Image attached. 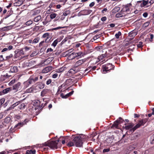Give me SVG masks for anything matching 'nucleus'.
Listing matches in <instances>:
<instances>
[{
  "label": "nucleus",
  "mask_w": 154,
  "mask_h": 154,
  "mask_svg": "<svg viewBox=\"0 0 154 154\" xmlns=\"http://www.w3.org/2000/svg\"><path fill=\"white\" fill-rule=\"evenodd\" d=\"M60 41V40L59 39H56L51 44V46H53L54 47H55L56 46L58 42H59Z\"/></svg>",
  "instance_id": "2eb2a0df"
},
{
  "label": "nucleus",
  "mask_w": 154,
  "mask_h": 154,
  "mask_svg": "<svg viewBox=\"0 0 154 154\" xmlns=\"http://www.w3.org/2000/svg\"><path fill=\"white\" fill-rule=\"evenodd\" d=\"M64 70V68L62 67L57 70V72H63Z\"/></svg>",
  "instance_id": "473e14b6"
},
{
  "label": "nucleus",
  "mask_w": 154,
  "mask_h": 154,
  "mask_svg": "<svg viewBox=\"0 0 154 154\" xmlns=\"http://www.w3.org/2000/svg\"><path fill=\"white\" fill-rule=\"evenodd\" d=\"M45 87V84L44 83H42V82H38L37 83V87H38L39 89H43Z\"/></svg>",
  "instance_id": "f8f14e48"
},
{
  "label": "nucleus",
  "mask_w": 154,
  "mask_h": 154,
  "mask_svg": "<svg viewBox=\"0 0 154 154\" xmlns=\"http://www.w3.org/2000/svg\"><path fill=\"white\" fill-rule=\"evenodd\" d=\"M49 35H50L48 33H45L43 35L42 37L43 38H46L48 36H49Z\"/></svg>",
  "instance_id": "c9c22d12"
},
{
  "label": "nucleus",
  "mask_w": 154,
  "mask_h": 154,
  "mask_svg": "<svg viewBox=\"0 0 154 154\" xmlns=\"http://www.w3.org/2000/svg\"><path fill=\"white\" fill-rule=\"evenodd\" d=\"M70 14V11H66L63 13V15L64 16H67Z\"/></svg>",
  "instance_id": "a19ab883"
},
{
  "label": "nucleus",
  "mask_w": 154,
  "mask_h": 154,
  "mask_svg": "<svg viewBox=\"0 0 154 154\" xmlns=\"http://www.w3.org/2000/svg\"><path fill=\"white\" fill-rule=\"evenodd\" d=\"M58 76V74L57 73H55L53 75H52V78L54 79L56 78Z\"/></svg>",
  "instance_id": "5fc2aeb1"
},
{
  "label": "nucleus",
  "mask_w": 154,
  "mask_h": 154,
  "mask_svg": "<svg viewBox=\"0 0 154 154\" xmlns=\"http://www.w3.org/2000/svg\"><path fill=\"white\" fill-rule=\"evenodd\" d=\"M121 35V32L120 31H119L117 33H116L115 36L116 38H119V36Z\"/></svg>",
  "instance_id": "7c9ffc66"
},
{
  "label": "nucleus",
  "mask_w": 154,
  "mask_h": 154,
  "mask_svg": "<svg viewBox=\"0 0 154 154\" xmlns=\"http://www.w3.org/2000/svg\"><path fill=\"white\" fill-rule=\"evenodd\" d=\"M130 7L128 5H126L123 8L122 11H123L128 12L129 11Z\"/></svg>",
  "instance_id": "dca6fc26"
},
{
  "label": "nucleus",
  "mask_w": 154,
  "mask_h": 154,
  "mask_svg": "<svg viewBox=\"0 0 154 154\" xmlns=\"http://www.w3.org/2000/svg\"><path fill=\"white\" fill-rule=\"evenodd\" d=\"M122 16V13H118L116 15V17H119Z\"/></svg>",
  "instance_id": "37998d69"
},
{
  "label": "nucleus",
  "mask_w": 154,
  "mask_h": 154,
  "mask_svg": "<svg viewBox=\"0 0 154 154\" xmlns=\"http://www.w3.org/2000/svg\"><path fill=\"white\" fill-rule=\"evenodd\" d=\"M20 103V102L18 101L15 103H14L9 108L10 109H12L14 108V107L18 105Z\"/></svg>",
  "instance_id": "4be33fe9"
},
{
  "label": "nucleus",
  "mask_w": 154,
  "mask_h": 154,
  "mask_svg": "<svg viewBox=\"0 0 154 154\" xmlns=\"http://www.w3.org/2000/svg\"><path fill=\"white\" fill-rule=\"evenodd\" d=\"M4 59L3 58V56L1 55L0 56V61H2L4 60Z\"/></svg>",
  "instance_id": "e2e57ef3"
},
{
  "label": "nucleus",
  "mask_w": 154,
  "mask_h": 154,
  "mask_svg": "<svg viewBox=\"0 0 154 154\" xmlns=\"http://www.w3.org/2000/svg\"><path fill=\"white\" fill-rule=\"evenodd\" d=\"M36 90L34 86H32V87L29 89V91L28 92H35Z\"/></svg>",
  "instance_id": "393cba45"
},
{
  "label": "nucleus",
  "mask_w": 154,
  "mask_h": 154,
  "mask_svg": "<svg viewBox=\"0 0 154 154\" xmlns=\"http://www.w3.org/2000/svg\"><path fill=\"white\" fill-rule=\"evenodd\" d=\"M106 20V17H102L101 18V20L103 21H104Z\"/></svg>",
  "instance_id": "052dcab7"
},
{
  "label": "nucleus",
  "mask_w": 154,
  "mask_h": 154,
  "mask_svg": "<svg viewBox=\"0 0 154 154\" xmlns=\"http://www.w3.org/2000/svg\"><path fill=\"white\" fill-rule=\"evenodd\" d=\"M94 2H92L90 4L89 6L91 7H92L94 6Z\"/></svg>",
  "instance_id": "774afa93"
},
{
  "label": "nucleus",
  "mask_w": 154,
  "mask_h": 154,
  "mask_svg": "<svg viewBox=\"0 0 154 154\" xmlns=\"http://www.w3.org/2000/svg\"><path fill=\"white\" fill-rule=\"evenodd\" d=\"M100 35H101L100 34L97 35L94 37L93 39L94 40H96L97 39L99 38Z\"/></svg>",
  "instance_id": "4c0bfd02"
},
{
  "label": "nucleus",
  "mask_w": 154,
  "mask_h": 154,
  "mask_svg": "<svg viewBox=\"0 0 154 154\" xmlns=\"http://www.w3.org/2000/svg\"><path fill=\"white\" fill-rule=\"evenodd\" d=\"M51 35H49V36H48L47 38H46V39L45 40V42L46 43H48L50 41V40L51 39Z\"/></svg>",
  "instance_id": "bb28decb"
},
{
  "label": "nucleus",
  "mask_w": 154,
  "mask_h": 154,
  "mask_svg": "<svg viewBox=\"0 0 154 154\" xmlns=\"http://www.w3.org/2000/svg\"><path fill=\"white\" fill-rule=\"evenodd\" d=\"M110 150L109 148L105 149H103V152H109Z\"/></svg>",
  "instance_id": "8fccbe9b"
},
{
  "label": "nucleus",
  "mask_w": 154,
  "mask_h": 154,
  "mask_svg": "<svg viewBox=\"0 0 154 154\" xmlns=\"http://www.w3.org/2000/svg\"><path fill=\"white\" fill-rule=\"evenodd\" d=\"M21 88L22 86L21 85V83L20 82H18L15 84L12 87V90H14L15 92H16L20 90L21 89Z\"/></svg>",
  "instance_id": "39448f33"
},
{
  "label": "nucleus",
  "mask_w": 154,
  "mask_h": 154,
  "mask_svg": "<svg viewBox=\"0 0 154 154\" xmlns=\"http://www.w3.org/2000/svg\"><path fill=\"white\" fill-rule=\"evenodd\" d=\"M19 54H20L21 55H23L24 54L23 49H21L19 51Z\"/></svg>",
  "instance_id": "3c124183"
},
{
  "label": "nucleus",
  "mask_w": 154,
  "mask_h": 154,
  "mask_svg": "<svg viewBox=\"0 0 154 154\" xmlns=\"http://www.w3.org/2000/svg\"><path fill=\"white\" fill-rule=\"evenodd\" d=\"M41 19V17L40 16H38L34 18V20L35 22H38Z\"/></svg>",
  "instance_id": "412c9836"
},
{
  "label": "nucleus",
  "mask_w": 154,
  "mask_h": 154,
  "mask_svg": "<svg viewBox=\"0 0 154 154\" xmlns=\"http://www.w3.org/2000/svg\"><path fill=\"white\" fill-rule=\"evenodd\" d=\"M137 35V33L134 32H131L129 33V37H130L129 39L131 40L135 36Z\"/></svg>",
  "instance_id": "9b49d317"
},
{
  "label": "nucleus",
  "mask_w": 154,
  "mask_h": 154,
  "mask_svg": "<svg viewBox=\"0 0 154 154\" xmlns=\"http://www.w3.org/2000/svg\"><path fill=\"white\" fill-rule=\"evenodd\" d=\"M109 26L110 27L113 28L115 26V24L113 23H111L109 24Z\"/></svg>",
  "instance_id": "680f3d73"
},
{
  "label": "nucleus",
  "mask_w": 154,
  "mask_h": 154,
  "mask_svg": "<svg viewBox=\"0 0 154 154\" xmlns=\"http://www.w3.org/2000/svg\"><path fill=\"white\" fill-rule=\"evenodd\" d=\"M73 92H74V91H71V92H70L69 93H68V95H69V96H70L73 94Z\"/></svg>",
  "instance_id": "338daca9"
},
{
  "label": "nucleus",
  "mask_w": 154,
  "mask_h": 154,
  "mask_svg": "<svg viewBox=\"0 0 154 154\" xmlns=\"http://www.w3.org/2000/svg\"><path fill=\"white\" fill-rule=\"evenodd\" d=\"M148 1H149L148 0H143L142 1H140L139 2H141V4L140 5V6L141 7H144L146 5L148 4Z\"/></svg>",
  "instance_id": "9d476101"
},
{
  "label": "nucleus",
  "mask_w": 154,
  "mask_h": 154,
  "mask_svg": "<svg viewBox=\"0 0 154 154\" xmlns=\"http://www.w3.org/2000/svg\"><path fill=\"white\" fill-rule=\"evenodd\" d=\"M22 1H18L14 3V6H20L23 4Z\"/></svg>",
  "instance_id": "aec40b11"
},
{
  "label": "nucleus",
  "mask_w": 154,
  "mask_h": 154,
  "mask_svg": "<svg viewBox=\"0 0 154 154\" xmlns=\"http://www.w3.org/2000/svg\"><path fill=\"white\" fill-rule=\"evenodd\" d=\"M86 138V136L82 134L75 136L73 137L72 141H70L67 144L68 147L75 146L77 147H81L83 141Z\"/></svg>",
  "instance_id": "f257e3e1"
},
{
  "label": "nucleus",
  "mask_w": 154,
  "mask_h": 154,
  "mask_svg": "<svg viewBox=\"0 0 154 154\" xmlns=\"http://www.w3.org/2000/svg\"><path fill=\"white\" fill-rule=\"evenodd\" d=\"M85 59L79 60L76 62L75 64V66H80L85 62Z\"/></svg>",
  "instance_id": "0eeeda50"
},
{
  "label": "nucleus",
  "mask_w": 154,
  "mask_h": 154,
  "mask_svg": "<svg viewBox=\"0 0 154 154\" xmlns=\"http://www.w3.org/2000/svg\"><path fill=\"white\" fill-rule=\"evenodd\" d=\"M151 143L152 144H154V134L152 137V141H151Z\"/></svg>",
  "instance_id": "0e129e2a"
},
{
  "label": "nucleus",
  "mask_w": 154,
  "mask_h": 154,
  "mask_svg": "<svg viewBox=\"0 0 154 154\" xmlns=\"http://www.w3.org/2000/svg\"><path fill=\"white\" fill-rule=\"evenodd\" d=\"M120 10V7H115L112 10V12L113 13H116L119 11Z\"/></svg>",
  "instance_id": "a211bd4d"
},
{
  "label": "nucleus",
  "mask_w": 154,
  "mask_h": 154,
  "mask_svg": "<svg viewBox=\"0 0 154 154\" xmlns=\"http://www.w3.org/2000/svg\"><path fill=\"white\" fill-rule=\"evenodd\" d=\"M26 124V122H22V123H18L17 125H16L14 127V128H16L18 127V126H20V127H21L22 126Z\"/></svg>",
  "instance_id": "a878e982"
},
{
  "label": "nucleus",
  "mask_w": 154,
  "mask_h": 154,
  "mask_svg": "<svg viewBox=\"0 0 154 154\" xmlns=\"http://www.w3.org/2000/svg\"><path fill=\"white\" fill-rule=\"evenodd\" d=\"M57 14L55 13L51 14L50 15V17L51 19L55 18L57 16Z\"/></svg>",
  "instance_id": "2f4dec72"
},
{
  "label": "nucleus",
  "mask_w": 154,
  "mask_h": 154,
  "mask_svg": "<svg viewBox=\"0 0 154 154\" xmlns=\"http://www.w3.org/2000/svg\"><path fill=\"white\" fill-rule=\"evenodd\" d=\"M52 67L48 66L45 67L42 70V72L43 73H46L48 72L52 69Z\"/></svg>",
  "instance_id": "423d86ee"
},
{
  "label": "nucleus",
  "mask_w": 154,
  "mask_h": 154,
  "mask_svg": "<svg viewBox=\"0 0 154 154\" xmlns=\"http://www.w3.org/2000/svg\"><path fill=\"white\" fill-rule=\"evenodd\" d=\"M12 89V88H6L4 90L2 91V93L4 94H6L8 93L9 91H10Z\"/></svg>",
  "instance_id": "4468645a"
},
{
  "label": "nucleus",
  "mask_w": 154,
  "mask_h": 154,
  "mask_svg": "<svg viewBox=\"0 0 154 154\" xmlns=\"http://www.w3.org/2000/svg\"><path fill=\"white\" fill-rule=\"evenodd\" d=\"M114 68V65H112L111 64L109 63L103 66V71L107 72L108 71H109L111 69H113Z\"/></svg>",
  "instance_id": "20e7f679"
},
{
  "label": "nucleus",
  "mask_w": 154,
  "mask_h": 154,
  "mask_svg": "<svg viewBox=\"0 0 154 154\" xmlns=\"http://www.w3.org/2000/svg\"><path fill=\"white\" fill-rule=\"evenodd\" d=\"M38 79V77L35 75H32L30 76L28 80L26 82V83L31 84L34 83Z\"/></svg>",
  "instance_id": "7ed1b4c3"
},
{
  "label": "nucleus",
  "mask_w": 154,
  "mask_h": 154,
  "mask_svg": "<svg viewBox=\"0 0 154 154\" xmlns=\"http://www.w3.org/2000/svg\"><path fill=\"white\" fill-rule=\"evenodd\" d=\"M13 57V55L12 54H11L9 56H7L6 58L7 59H9L10 58L12 57Z\"/></svg>",
  "instance_id": "4d7b16f0"
},
{
  "label": "nucleus",
  "mask_w": 154,
  "mask_h": 154,
  "mask_svg": "<svg viewBox=\"0 0 154 154\" xmlns=\"http://www.w3.org/2000/svg\"><path fill=\"white\" fill-rule=\"evenodd\" d=\"M25 105L24 103H22L20 105L19 107L20 109L24 108H25Z\"/></svg>",
  "instance_id": "ea45409f"
},
{
  "label": "nucleus",
  "mask_w": 154,
  "mask_h": 154,
  "mask_svg": "<svg viewBox=\"0 0 154 154\" xmlns=\"http://www.w3.org/2000/svg\"><path fill=\"white\" fill-rule=\"evenodd\" d=\"M91 66H89L85 70V72H86L87 71H90L91 70Z\"/></svg>",
  "instance_id": "de8ad7c7"
},
{
  "label": "nucleus",
  "mask_w": 154,
  "mask_h": 154,
  "mask_svg": "<svg viewBox=\"0 0 154 154\" xmlns=\"http://www.w3.org/2000/svg\"><path fill=\"white\" fill-rule=\"evenodd\" d=\"M18 71V69L17 66H11L10 68V71L12 73L17 72Z\"/></svg>",
  "instance_id": "6e6552de"
},
{
  "label": "nucleus",
  "mask_w": 154,
  "mask_h": 154,
  "mask_svg": "<svg viewBox=\"0 0 154 154\" xmlns=\"http://www.w3.org/2000/svg\"><path fill=\"white\" fill-rule=\"evenodd\" d=\"M5 102V99L2 98L0 100V105H2Z\"/></svg>",
  "instance_id": "09e8293b"
},
{
  "label": "nucleus",
  "mask_w": 154,
  "mask_h": 154,
  "mask_svg": "<svg viewBox=\"0 0 154 154\" xmlns=\"http://www.w3.org/2000/svg\"><path fill=\"white\" fill-rule=\"evenodd\" d=\"M51 82V79H48L46 82V84L47 85H49Z\"/></svg>",
  "instance_id": "603ef678"
},
{
  "label": "nucleus",
  "mask_w": 154,
  "mask_h": 154,
  "mask_svg": "<svg viewBox=\"0 0 154 154\" xmlns=\"http://www.w3.org/2000/svg\"><path fill=\"white\" fill-rule=\"evenodd\" d=\"M141 125H143L142 123L140 121H139L138 124H137L133 128H132V129L131 130V131L132 130L133 131H134L137 129L139 128Z\"/></svg>",
  "instance_id": "1a4fd4ad"
},
{
  "label": "nucleus",
  "mask_w": 154,
  "mask_h": 154,
  "mask_svg": "<svg viewBox=\"0 0 154 154\" xmlns=\"http://www.w3.org/2000/svg\"><path fill=\"white\" fill-rule=\"evenodd\" d=\"M53 51V50L51 48H48L46 52L48 53L49 51L51 52V51Z\"/></svg>",
  "instance_id": "13d9d810"
},
{
  "label": "nucleus",
  "mask_w": 154,
  "mask_h": 154,
  "mask_svg": "<svg viewBox=\"0 0 154 154\" xmlns=\"http://www.w3.org/2000/svg\"><path fill=\"white\" fill-rule=\"evenodd\" d=\"M11 120V118L9 117H6L4 120V122L6 123H9Z\"/></svg>",
  "instance_id": "b1692460"
},
{
  "label": "nucleus",
  "mask_w": 154,
  "mask_h": 154,
  "mask_svg": "<svg viewBox=\"0 0 154 154\" xmlns=\"http://www.w3.org/2000/svg\"><path fill=\"white\" fill-rule=\"evenodd\" d=\"M39 39L38 38H35L33 41L32 43H36L38 42Z\"/></svg>",
  "instance_id": "79ce46f5"
},
{
  "label": "nucleus",
  "mask_w": 154,
  "mask_h": 154,
  "mask_svg": "<svg viewBox=\"0 0 154 154\" xmlns=\"http://www.w3.org/2000/svg\"><path fill=\"white\" fill-rule=\"evenodd\" d=\"M147 120L146 119H142L140 121L143 125H144V124L147 122Z\"/></svg>",
  "instance_id": "c85d7f7f"
},
{
  "label": "nucleus",
  "mask_w": 154,
  "mask_h": 154,
  "mask_svg": "<svg viewBox=\"0 0 154 154\" xmlns=\"http://www.w3.org/2000/svg\"><path fill=\"white\" fill-rule=\"evenodd\" d=\"M82 53L81 52H79L78 53L73 52V53L72 54H73L75 56V57H77L79 56H81L82 55Z\"/></svg>",
  "instance_id": "5701e85b"
},
{
  "label": "nucleus",
  "mask_w": 154,
  "mask_h": 154,
  "mask_svg": "<svg viewBox=\"0 0 154 154\" xmlns=\"http://www.w3.org/2000/svg\"><path fill=\"white\" fill-rule=\"evenodd\" d=\"M47 143V142L45 143L44 144H43L42 148L45 151L47 150L48 149V147L47 146H48L46 145L45 143Z\"/></svg>",
  "instance_id": "cd10ccee"
},
{
  "label": "nucleus",
  "mask_w": 154,
  "mask_h": 154,
  "mask_svg": "<svg viewBox=\"0 0 154 154\" xmlns=\"http://www.w3.org/2000/svg\"><path fill=\"white\" fill-rule=\"evenodd\" d=\"M60 141L59 139L55 141H51L46 143V146H48L51 148L53 149H57L58 147V144Z\"/></svg>",
  "instance_id": "f03ea898"
},
{
  "label": "nucleus",
  "mask_w": 154,
  "mask_h": 154,
  "mask_svg": "<svg viewBox=\"0 0 154 154\" xmlns=\"http://www.w3.org/2000/svg\"><path fill=\"white\" fill-rule=\"evenodd\" d=\"M46 93L47 91L44 90L41 92V95L43 96Z\"/></svg>",
  "instance_id": "c03bdc74"
},
{
  "label": "nucleus",
  "mask_w": 154,
  "mask_h": 154,
  "mask_svg": "<svg viewBox=\"0 0 154 154\" xmlns=\"http://www.w3.org/2000/svg\"><path fill=\"white\" fill-rule=\"evenodd\" d=\"M143 42H139V44L137 45V46L138 48H141L143 46Z\"/></svg>",
  "instance_id": "49530a36"
},
{
  "label": "nucleus",
  "mask_w": 154,
  "mask_h": 154,
  "mask_svg": "<svg viewBox=\"0 0 154 154\" xmlns=\"http://www.w3.org/2000/svg\"><path fill=\"white\" fill-rule=\"evenodd\" d=\"M32 23V20H29L26 22V24L27 26H29Z\"/></svg>",
  "instance_id": "e433bc0d"
},
{
  "label": "nucleus",
  "mask_w": 154,
  "mask_h": 154,
  "mask_svg": "<svg viewBox=\"0 0 154 154\" xmlns=\"http://www.w3.org/2000/svg\"><path fill=\"white\" fill-rule=\"evenodd\" d=\"M73 51V49H71L69 50L68 51H66L65 52V53L66 54V55H68L69 53L72 52Z\"/></svg>",
  "instance_id": "f704fd0d"
},
{
  "label": "nucleus",
  "mask_w": 154,
  "mask_h": 154,
  "mask_svg": "<svg viewBox=\"0 0 154 154\" xmlns=\"http://www.w3.org/2000/svg\"><path fill=\"white\" fill-rule=\"evenodd\" d=\"M8 49L7 48H5L3 49V50L1 52H3L5 51H7L8 50Z\"/></svg>",
  "instance_id": "69168bd1"
},
{
  "label": "nucleus",
  "mask_w": 154,
  "mask_h": 154,
  "mask_svg": "<svg viewBox=\"0 0 154 154\" xmlns=\"http://www.w3.org/2000/svg\"><path fill=\"white\" fill-rule=\"evenodd\" d=\"M134 124L133 123L129 124L128 125L125 126V128L126 130L132 128L134 126Z\"/></svg>",
  "instance_id": "ddd939ff"
},
{
  "label": "nucleus",
  "mask_w": 154,
  "mask_h": 154,
  "mask_svg": "<svg viewBox=\"0 0 154 154\" xmlns=\"http://www.w3.org/2000/svg\"><path fill=\"white\" fill-rule=\"evenodd\" d=\"M15 80H12L9 83V85L10 86L11 85L13 84L14 83Z\"/></svg>",
  "instance_id": "864d4df0"
},
{
  "label": "nucleus",
  "mask_w": 154,
  "mask_h": 154,
  "mask_svg": "<svg viewBox=\"0 0 154 154\" xmlns=\"http://www.w3.org/2000/svg\"><path fill=\"white\" fill-rule=\"evenodd\" d=\"M72 54L73 53L69 55V56L68 57L69 59L72 60L76 57L75 56Z\"/></svg>",
  "instance_id": "c756f323"
},
{
  "label": "nucleus",
  "mask_w": 154,
  "mask_h": 154,
  "mask_svg": "<svg viewBox=\"0 0 154 154\" xmlns=\"http://www.w3.org/2000/svg\"><path fill=\"white\" fill-rule=\"evenodd\" d=\"M3 77L5 79H7L9 78L10 77V75H9L7 74H5L3 76Z\"/></svg>",
  "instance_id": "6e6d98bb"
},
{
  "label": "nucleus",
  "mask_w": 154,
  "mask_h": 154,
  "mask_svg": "<svg viewBox=\"0 0 154 154\" xmlns=\"http://www.w3.org/2000/svg\"><path fill=\"white\" fill-rule=\"evenodd\" d=\"M149 22H147L143 24V26L145 27H147L149 25Z\"/></svg>",
  "instance_id": "58836bf2"
},
{
  "label": "nucleus",
  "mask_w": 154,
  "mask_h": 154,
  "mask_svg": "<svg viewBox=\"0 0 154 154\" xmlns=\"http://www.w3.org/2000/svg\"><path fill=\"white\" fill-rule=\"evenodd\" d=\"M107 55L106 54H102L101 55L99 56L98 57V59L99 60H102L103 58L106 57V56Z\"/></svg>",
  "instance_id": "6ab92c4d"
},
{
  "label": "nucleus",
  "mask_w": 154,
  "mask_h": 154,
  "mask_svg": "<svg viewBox=\"0 0 154 154\" xmlns=\"http://www.w3.org/2000/svg\"><path fill=\"white\" fill-rule=\"evenodd\" d=\"M38 53H37V51H35L32 52L30 56L31 57H33L35 55H36Z\"/></svg>",
  "instance_id": "a18cd8bd"
},
{
  "label": "nucleus",
  "mask_w": 154,
  "mask_h": 154,
  "mask_svg": "<svg viewBox=\"0 0 154 154\" xmlns=\"http://www.w3.org/2000/svg\"><path fill=\"white\" fill-rule=\"evenodd\" d=\"M119 120H117L112 125V127H115L116 128H117L118 127L119 124Z\"/></svg>",
  "instance_id": "f3484780"
},
{
  "label": "nucleus",
  "mask_w": 154,
  "mask_h": 154,
  "mask_svg": "<svg viewBox=\"0 0 154 154\" xmlns=\"http://www.w3.org/2000/svg\"><path fill=\"white\" fill-rule=\"evenodd\" d=\"M143 17L146 18V17H147L148 16V13L146 12L144 13L143 14Z\"/></svg>",
  "instance_id": "bf43d9fd"
},
{
  "label": "nucleus",
  "mask_w": 154,
  "mask_h": 154,
  "mask_svg": "<svg viewBox=\"0 0 154 154\" xmlns=\"http://www.w3.org/2000/svg\"><path fill=\"white\" fill-rule=\"evenodd\" d=\"M68 95V94H66L65 95H63V94H61V97L62 98H68V97H69V95Z\"/></svg>",
  "instance_id": "72a5a7b5"
}]
</instances>
